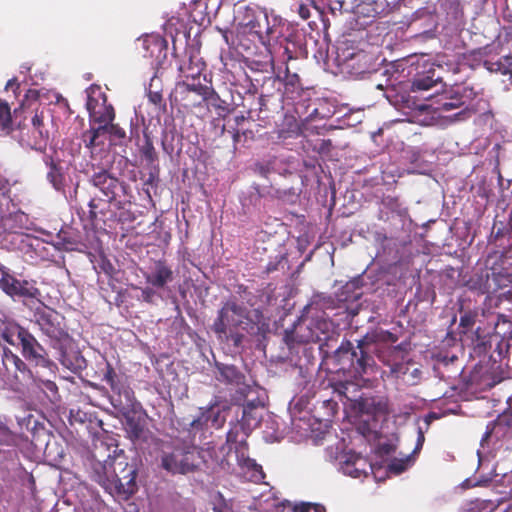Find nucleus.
I'll use <instances>...</instances> for the list:
<instances>
[{
	"instance_id": "f257e3e1",
	"label": "nucleus",
	"mask_w": 512,
	"mask_h": 512,
	"mask_svg": "<svg viewBox=\"0 0 512 512\" xmlns=\"http://www.w3.org/2000/svg\"><path fill=\"white\" fill-rule=\"evenodd\" d=\"M18 331V346L23 359L7 346H2L0 366V379L15 390L33 382L29 365L42 368L52 365L48 351L29 329L19 327Z\"/></svg>"
},
{
	"instance_id": "f03ea898",
	"label": "nucleus",
	"mask_w": 512,
	"mask_h": 512,
	"mask_svg": "<svg viewBox=\"0 0 512 512\" xmlns=\"http://www.w3.org/2000/svg\"><path fill=\"white\" fill-rule=\"evenodd\" d=\"M268 328L263 313L259 309L249 310L234 300L226 301L217 313L211 330L221 341L231 342L240 347L246 332L251 336L264 335Z\"/></svg>"
},
{
	"instance_id": "7ed1b4c3",
	"label": "nucleus",
	"mask_w": 512,
	"mask_h": 512,
	"mask_svg": "<svg viewBox=\"0 0 512 512\" xmlns=\"http://www.w3.org/2000/svg\"><path fill=\"white\" fill-rule=\"evenodd\" d=\"M64 320V316L46 306L37 308L34 312V322L49 338L50 346L57 352L58 361L65 368L76 372L86 367V360L76 349Z\"/></svg>"
},
{
	"instance_id": "20e7f679",
	"label": "nucleus",
	"mask_w": 512,
	"mask_h": 512,
	"mask_svg": "<svg viewBox=\"0 0 512 512\" xmlns=\"http://www.w3.org/2000/svg\"><path fill=\"white\" fill-rule=\"evenodd\" d=\"M236 20L241 36H247L253 43L264 47L269 45L273 27L269 24L266 10L251 6L240 7Z\"/></svg>"
},
{
	"instance_id": "39448f33",
	"label": "nucleus",
	"mask_w": 512,
	"mask_h": 512,
	"mask_svg": "<svg viewBox=\"0 0 512 512\" xmlns=\"http://www.w3.org/2000/svg\"><path fill=\"white\" fill-rule=\"evenodd\" d=\"M25 120L22 118L17 122L19 142L23 146L43 152L50 138L49 120L51 121V115L44 109L36 110L30 118V125L26 124Z\"/></svg>"
},
{
	"instance_id": "423d86ee",
	"label": "nucleus",
	"mask_w": 512,
	"mask_h": 512,
	"mask_svg": "<svg viewBox=\"0 0 512 512\" xmlns=\"http://www.w3.org/2000/svg\"><path fill=\"white\" fill-rule=\"evenodd\" d=\"M334 359L340 369L353 373L355 376L366 374L374 366V358L367 348L353 346L349 340L342 341L334 352Z\"/></svg>"
},
{
	"instance_id": "0eeeda50",
	"label": "nucleus",
	"mask_w": 512,
	"mask_h": 512,
	"mask_svg": "<svg viewBox=\"0 0 512 512\" xmlns=\"http://www.w3.org/2000/svg\"><path fill=\"white\" fill-rule=\"evenodd\" d=\"M198 452L184 444L165 445L161 454V467L172 474H187L197 467Z\"/></svg>"
},
{
	"instance_id": "6e6552de",
	"label": "nucleus",
	"mask_w": 512,
	"mask_h": 512,
	"mask_svg": "<svg viewBox=\"0 0 512 512\" xmlns=\"http://www.w3.org/2000/svg\"><path fill=\"white\" fill-rule=\"evenodd\" d=\"M90 182L106 197L107 201L117 209H124L132 202V192L127 183L112 176L108 171L94 173Z\"/></svg>"
},
{
	"instance_id": "1a4fd4ad",
	"label": "nucleus",
	"mask_w": 512,
	"mask_h": 512,
	"mask_svg": "<svg viewBox=\"0 0 512 512\" xmlns=\"http://www.w3.org/2000/svg\"><path fill=\"white\" fill-rule=\"evenodd\" d=\"M508 373L499 363L494 353L487 360H480L469 375L468 386L477 391H486L507 378Z\"/></svg>"
},
{
	"instance_id": "9d476101",
	"label": "nucleus",
	"mask_w": 512,
	"mask_h": 512,
	"mask_svg": "<svg viewBox=\"0 0 512 512\" xmlns=\"http://www.w3.org/2000/svg\"><path fill=\"white\" fill-rule=\"evenodd\" d=\"M394 7L395 4L387 0H354L351 27L355 30L365 29L376 19L389 15Z\"/></svg>"
},
{
	"instance_id": "9b49d317",
	"label": "nucleus",
	"mask_w": 512,
	"mask_h": 512,
	"mask_svg": "<svg viewBox=\"0 0 512 512\" xmlns=\"http://www.w3.org/2000/svg\"><path fill=\"white\" fill-rule=\"evenodd\" d=\"M108 464V461H105ZM109 465L112 468L111 485L115 494L127 500L137 491L136 476L137 470L133 465L128 464L123 457H116Z\"/></svg>"
},
{
	"instance_id": "f8f14e48",
	"label": "nucleus",
	"mask_w": 512,
	"mask_h": 512,
	"mask_svg": "<svg viewBox=\"0 0 512 512\" xmlns=\"http://www.w3.org/2000/svg\"><path fill=\"white\" fill-rule=\"evenodd\" d=\"M503 342H512V321L506 315L499 314L494 325V333L483 338L478 336L473 347V354L485 358L493 344L496 347Z\"/></svg>"
},
{
	"instance_id": "ddd939ff",
	"label": "nucleus",
	"mask_w": 512,
	"mask_h": 512,
	"mask_svg": "<svg viewBox=\"0 0 512 512\" xmlns=\"http://www.w3.org/2000/svg\"><path fill=\"white\" fill-rule=\"evenodd\" d=\"M487 267L490 270V280L494 287V292L502 289H512V264L508 261L505 254L494 252L487 258Z\"/></svg>"
},
{
	"instance_id": "4468645a",
	"label": "nucleus",
	"mask_w": 512,
	"mask_h": 512,
	"mask_svg": "<svg viewBox=\"0 0 512 512\" xmlns=\"http://www.w3.org/2000/svg\"><path fill=\"white\" fill-rule=\"evenodd\" d=\"M0 289L13 300L40 301L42 296L35 280L18 279L14 275L8 278H0Z\"/></svg>"
},
{
	"instance_id": "2eb2a0df",
	"label": "nucleus",
	"mask_w": 512,
	"mask_h": 512,
	"mask_svg": "<svg viewBox=\"0 0 512 512\" xmlns=\"http://www.w3.org/2000/svg\"><path fill=\"white\" fill-rule=\"evenodd\" d=\"M398 341V336L388 330H380L373 334H366L364 337L358 340V347L367 348L372 344L376 345L375 352L380 361L386 365H390L391 356L393 352H397L401 349V345L393 347H384L386 344H394Z\"/></svg>"
},
{
	"instance_id": "dca6fc26",
	"label": "nucleus",
	"mask_w": 512,
	"mask_h": 512,
	"mask_svg": "<svg viewBox=\"0 0 512 512\" xmlns=\"http://www.w3.org/2000/svg\"><path fill=\"white\" fill-rule=\"evenodd\" d=\"M340 56L345 67L353 75L359 76L370 72L375 66V56L365 49L341 48Z\"/></svg>"
},
{
	"instance_id": "f3484780",
	"label": "nucleus",
	"mask_w": 512,
	"mask_h": 512,
	"mask_svg": "<svg viewBox=\"0 0 512 512\" xmlns=\"http://www.w3.org/2000/svg\"><path fill=\"white\" fill-rule=\"evenodd\" d=\"M142 275L146 284L161 290H165L175 279L172 267L163 259L154 261L147 271L142 272Z\"/></svg>"
},
{
	"instance_id": "a211bd4d",
	"label": "nucleus",
	"mask_w": 512,
	"mask_h": 512,
	"mask_svg": "<svg viewBox=\"0 0 512 512\" xmlns=\"http://www.w3.org/2000/svg\"><path fill=\"white\" fill-rule=\"evenodd\" d=\"M143 57L151 59L152 65H162L167 57L168 42L158 34L146 35L141 39Z\"/></svg>"
},
{
	"instance_id": "6ab92c4d",
	"label": "nucleus",
	"mask_w": 512,
	"mask_h": 512,
	"mask_svg": "<svg viewBox=\"0 0 512 512\" xmlns=\"http://www.w3.org/2000/svg\"><path fill=\"white\" fill-rule=\"evenodd\" d=\"M99 98L88 95L86 108L89 113L90 122L98 124H108L115 118V111L111 104H107V98L104 94H100Z\"/></svg>"
},
{
	"instance_id": "aec40b11",
	"label": "nucleus",
	"mask_w": 512,
	"mask_h": 512,
	"mask_svg": "<svg viewBox=\"0 0 512 512\" xmlns=\"http://www.w3.org/2000/svg\"><path fill=\"white\" fill-rule=\"evenodd\" d=\"M312 329L313 324L310 323L309 318H301L294 325L292 330L285 332L284 340L290 349L293 348L295 344L317 342L319 336H317Z\"/></svg>"
},
{
	"instance_id": "412c9836",
	"label": "nucleus",
	"mask_w": 512,
	"mask_h": 512,
	"mask_svg": "<svg viewBox=\"0 0 512 512\" xmlns=\"http://www.w3.org/2000/svg\"><path fill=\"white\" fill-rule=\"evenodd\" d=\"M267 398L266 392L258 385L244 384L241 388L236 389L232 395V402L234 405H257L265 406Z\"/></svg>"
},
{
	"instance_id": "4be33fe9",
	"label": "nucleus",
	"mask_w": 512,
	"mask_h": 512,
	"mask_svg": "<svg viewBox=\"0 0 512 512\" xmlns=\"http://www.w3.org/2000/svg\"><path fill=\"white\" fill-rule=\"evenodd\" d=\"M205 68V62H203L197 51L194 49H186L184 52V58L178 66V71L182 77L187 79L198 78Z\"/></svg>"
},
{
	"instance_id": "5701e85b",
	"label": "nucleus",
	"mask_w": 512,
	"mask_h": 512,
	"mask_svg": "<svg viewBox=\"0 0 512 512\" xmlns=\"http://www.w3.org/2000/svg\"><path fill=\"white\" fill-rule=\"evenodd\" d=\"M125 431L134 445L141 446L154 440L153 434L144 423L135 417H128L125 423Z\"/></svg>"
},
{
	"instance_id": "b1692460",
	"label": "nucleus",
	"mask_w": 512,
	"mask_h": 512,
	"mask_svg": "<svg viewBox=\"0 0 512 512\" xmlns=\"http://www.w3.org/2000/svg\"><path fill=\"white\" fill-rule=\"evenodd\" d=\"M211 427L219 429L223 426L225 418L221 415V411L217 409V403L211 404L208 408L201 410L200 415L192 420L190 426L192 430H200L208 423Z\"/></svg>"
},
{
	"instance_id": "393cba45",
	"label": "nucleus",
	"mask_w": 512,
	"mask_h": 512,
	"mask_svg": "<svg viewBox=\"0 0 512 512\" xmlns=\"http://www.w3.org/2000/svg\"><path fill=\"white\" fill-rule=\"evenodd\" d=\"M264 407L265 406L242 405V417L238 421V425L246 436L260 425Z\"/></svg>"
},
{
	"instance_id": "a878e982",
	"label": "nucleus",
	"mask_w": 512,
	"mask_h": 512,
	"mask_svg": "<svg viewBox=\"0 0 512 512\" xmlns=\"http://www.w3.org/2000/svg\"><path fill=\"white\" fill-rule=\"evenodd\" d=\"M25 114V109H15L12 116L8 103L0 99V130L5 135L11 134L14 130V125L17 126V122L20 119H27Z\"/></svg>"
},
{
	"instance_id": "bb28decb",
	"label": "nucleus",
	"mask_w": 512,
	"mask_h": 512,
	"mask_svg": "<svg viewBox=\"0 0 512 512\" xmlns=\"http://www.w3.org/2000/svg\"><path fill=\"white\" fill-rule=\"evenodd\" d=\"M110 388L113 393L112 404L114 407L125 409L133 406L135 400L134 392L127 385L125 378L117 382L116 385H111Z\"/></svg>"
},
{
	"instance_id": "cd10ccee",
	"label": "nucleus",
	"mask_w": 512,
	"mask_h": 512,
	"mask_svg": "<svg viewBox=\"0 0 512 512\" xmlns=\"http://www.w3.org/2000/svg\"><path fill=\"white\" fill-rule=\"evenodd\" d=\"M217 380L227 385L241 388L245 384V375L234 365L216 363Z\"/></svg>"
},
{
	"instance_id": "c85d7f7f",
	"label": "nucleus",
	"mask_w": 512,
	"mask_h": 512,
	"mask_svg": "<svg viewBox=\"0 0 512 512\" xmlns=\"http://www.w3.org/2000/svg\"><path fill=\"white\" fill-rule=\"evenodd\" d=\"M257 193L261 198L278 199L283 202L293 204L297 201L300 195V190L294 187L280 189L270 186L257 189Z\"/></svg>"
},
{
	"instance_id": "c756f323",
	"label": "nucleus",
	"mask_w": 512,
	"mask_h": 512,
	"mask_svg": "<svg viewBox=\"0 0 512 512\" xmlns=\"http://www.w3.org/2000/svg\"><path fill=\"white\" fill-rule=\"evenodd\" d=\"M466 286L471 291H476L480 294L493 293V286L490 280V274L487 270H480L475 272L467 280Z\"/></svg>"
},
{
	"instance_id": "7c9ffc66",
	"label": "nucleus",
	"mask_w": 512,
	"mask_h": 512,
	"mask_svg": "<svg viewBox=\"0 0 512 512\" xmlns=\"http://www.w3.org/2000/svg\"><path fill=\"white\" fill-rule=\"evenodd\" d=\"M483 66L492 73L510 75V80L512 83V52L509 54H504L496 60L493 58L486 59L483 62Z\"/></svg>"
},
{
	"instance_id": "2f4dec72",
	"label": "nucleus",
	"mask_w": 512,
	"mask_h": 512,
	"mask_svg": "<svg viewBox=\"0 0 512 512\" xmlns=\"http://www.w3.org/2000/svg\"><path fill=\"white\" fill-rule=\"evenodd\" d=\"M366 467V460L359 455H350L341 465L343 473L353 478H360L363 475L366 476Z\"/></svg>"
},
{
	"instance_id": "473e14b6",
	"label": "nucleus",
	"mask_w": 512,
	"mask_h": 512,
	"mask_svg": "<svg viewBox=\"0 0 512 512\" xmlns=\"http://www.w3.org/2000/svg\"><path fill=\"white\" fill-rule=\"evenodd\" d=\"M45 163L49 167V171L47 172V180L49 183L55 190L64 191L65 176L60 164L55 162L51 157L46 158Z\"/></svg>"
},
{
	"instance_id": "72a5a7b5",
	"label": "nucleus",
	"mask_w": 512,
	"mask_h": 512,
	"mask_svg": "<svg viewBox=\"0 0 512 512\" xmlns=\"http://www.w3.org/2000/svg\"><path fill=\"white\" fill-rule=\"evenodd\" d=\"M505 372L508 373L507 378L512 376V341L509 343H500L492 351Z\"/></svg>"
},
{
	"instance_id": "f704fd0d",
	"label": "nucleus",
	"mask_w": 512,
	"mask_h": 512,
	"mask_svg": "<svg viewBox=\"0 0 512 512\" xmlns=\"http://www.w3.org/2000/svg\"><path fill=\"white\" fill-rule=\"evenodd\" d=\"M440 81V77H435V70L429 69L426 73L417 74L412 81L411 89L416 91H428Z\"/></svg>"
},
{
	"instance_id": "c9c22d12",
	"label": "nucleus",
	"mask_w": 512,
	"mask_h": 512,
	"mask_svg": "<svg viewBox=\"0 0 512 512\" xmlns=\"http://www.w3.org/2000/svg\"><path fill=\"white\" fill-rule=\"evenodd\" d=\"M108 134L107 125L99 124L98 127H91L83 133V140L87 148H94L104 143L103 136Z\"/></svg>"
},
{
	"instance_id": "e433bc0d",
	"label": "nucleus",
	"mask_w": 512,
	"mask_h": 512,
	"mask_svg": "<svg viewBox=\"0 0 512 512\" xmlns=\"http://www.w3.org/2000/svg\"><path fill=\"white\" fill-rule=\"evenodd\" d=\"M309 321L313 324L312 331L319 336L317 342L327 341L329 339L328 333L332 323L324 317H311Z\"/></svg>"
},
{
	"instance_id": "4c0bfd02",
	"label": "nucleus",
	"mask_w": 512,
	"mask_h": 512,
	"mask_svg": "<svg viewBox=\"0 0 512 512\" xmlns=\"http://www.w3.org/2000/svg\"><path fill=\"white\" fill-rule=\"evenodd\" d=\"M446 95H449L450 102H461V106H463L466 104V100L470 99L472 95H474V92L473 88H469L467 86H456L449 92H446Z\"/></svg>"
},
{
	"instance_id": "58836bf2",
	"label": "nucleus",
	"mask_w": 512,
	"mask_h": 512,
	"mask_svg": "<svg viewBox=\"0 0 512 512\" xmlns=\"http://www.w3.org/2000/svg\"><path fill=\"white\" fill-rule=\"evenodd\" d=\"M11 199V186L7 179L0 178V213L8 211Z\"/></svg>"
},
{
	"instance_id": "ea45409f",
	"label": "nucleus",
	"mask_w": 512,
	"mask_h": 512,
	"mask_svg": "<svg viewBox=\"0 0 512 512\" xmlns=\"http://www.w3.org/2000/svg\"><path fill=\"white\" fill-rule=\"evenodd\" d=\"M144 144L140 148L141 156L147 161L148 164H153L158 160L157 152L154 148L151 138L144 134Z\"/></svg>"
},
{
	"instance_id": "a19ab883",
	"label": "nucleus",
	"mask_w": 512,
	"mask_h": 512,
	"mask_svg": "<svg viewBox=\"0 0 512 512\" xmlns=\"http://www.w3.org/2000/svg\"><path fill=\"white\" fill-rule=\"evenodd\" d=\"M498 183L501 193V199L503 201H506L508 198L512 197V177L505 178L503 173L499 170Z\"/></svg>"
},
{
	"instance_id": "79ce46f5",
	"label": "nucleus",
	"mask_w": 512,
	"mask_h": 512,
	"mask_svg": "<svg viewBox=\"0 0 512 512\" xmlns=\"http://www.w3.org/2000/svg\"><path fill=\"white\" fill-rule=\"evenodd\" d=\"M131 287L133 289H140L141 290V300L143 302H145V303L154 304L155 303V298L156 297H160V295L158 294V291H161V289L153 287L151 285L147 284V286H145L143 288H140V287L135 286V285H131Z\"/></svg>"
},
{
	"instance_id": "37998d69",
	"label": "nucleus",
	"mask_w": 512,
	"mask_h": 512,
	"mask_svg": "<svg viewBox=\"0 0 512 512\" xmlns=\"http://www.w3.org/2000/svg\"><path fill=\"white\" fill-rule=\"evenodd\" d=\"M246 467L249 472H251L250 475V481L254 483H261L265 478V473L262 469V466L257 464L254 460H248L246 462Z\"/></svg>"
},
{
	"instance_id": "c03bdc74",
	"label": "nucleus",
	"mask_w": 512,
	"mask_h": 512,
	"mask_svg": "<svg viewBox=\"0 0 512 512\" xmlns=\"http://www.w3.org/2000/svg\"><path fill=\"white\" fill-rule=\"evenodd\" d=\"M476 316V313L471 311H467L461 315L459 322L460 333L466 334L472 329L476 321Z\"/></svg>"
},
{
	"instance_id": "a18cd8bd",
	"label": "nucleus",
	"mask_w": 512,
	"mask_h": 512,
	"mask_svg": "<svg viewBox=\"0 0 512 512\" xmlns=\"http://www.w3.org/2000/svg\"><path fill=\"white\" fill-rule=\"evenodd\" d=\"M284 84L287 91L292 92L300 87V78L296 73H290L288 65L285 67Z\"/></svg>"
},
{
	"instance_id": "49530a36",
	"label": "nucleus",
	"mask_w": 512,
	"mask_h": 512,
	"mask_svg": "<svg viewBox=\"0 0 512 512\" xmlns=\"http://www.w3.org/2000/svg\"><path fill=\"white\" fill-rule=\"evenodd\" d=\"M57 239L59 240V244H61L66 250L75 249V246L78 243V241L73 236L63 230L57 234Z\"/></svg>"
},
{
	"instance_id": "de8ad7c7",
	"label": "nucleus",
	"mask_w": 512,
	"mask_h": 512,
	"mask_svg": "<svg viewBox=\"0 0 512 512\" xmlns=\"http://www.w3.org/2000/svg\"><path fill=\"white\" fill-rule=\"evenodd\" d=\"M495 505L491 501H476L471 504L467 512H493Z\"/></svg>"
},
{
	"instance_id": "09e8293b",
	"label": "nucleus",
	"mask_w": 512,
	"mask_h": 512,
	"mask_svg": "<svg viewBox=\"0 0 512 512\" xmlns=\"http://www.w3.org/2000/svg\"><path fill=\"white\" fill-rule=\"evenodd\" d=\"M98 267L100 271L106 274L108 277H114L117 273L115 266L105 256H101L98 260Z\"/></svg>"
},
{
	"instance_id": "8fccbe9b",
	"label": "nucleus",
	"mask_w": 512,
	"mask_h": 512,
	"mask_svg": "<svg viewBox=\"0 0 512 512\" xmlns=\"http://www.w3.org/2000/svg\"><path fill=\"white\" fill-rule=\"evenodd\" d=\"M408 464H409V458H406V459L395 458V459L391 460L390 463L388 464V470L395 474H400L407 469Z\"/></svg>"
},
{
	"instance_id": "3c124183",
	"label": "nucleus",
	"mask_w": 512,
	"mask_h": 512,
	"mask_svg": "<svg viewBox=\"0 0 512 512\" xmlns=\"http://www.w3.org/2000/svg\"><path fill=\"white\" fill-rule=\"evenodd\" d=\"M125 378L122 375L116 373L115 369L108 363L106 366V371L104 373V381L109 385H116L117 382L121 381Z\"/></svg>"
},
{
	"instance_id": "603ef678",
	"label": "nucleus",
	"mask_w": 512,
	"mask_h": 512,
	"mask_svg": "<svg viewBox=\"0 0 512 512\" xmlns=\"http://www.w3.org/2000/svg\"><path fill=\"white\" fill-rule=\"evenodd\" d=\"M107 132L112 137L117 139H124L126 136L125 130L121 128L118 124H113L112 122L107 124Z\"/></svg>"
},
{
	"instance_id": "864d4df0",
	"label": "nucleus",
	"mask_w": 512,
	"mask_h": 512,
	"mask_svg": "<svg viewBox=\"0 0 512 512\" xmlns=\"http://www.w3.org/2000/svg\"><path fill=\"white\" fill-rule=\"evenodd\" d=\"M148 99L154 105L162 107L163 109H165L166 103L163 100V96H162L161 92L150 90L149 93H148Z\"/></svg>"
},
{
	"instance_id": "5fc2aeb1",
	"label": "nucleus",
	"mask_w": 512,
	"mask_h": 512,
	"mask_svg": "<svg viewBox=\"0 0 512 512\" xmlns=\"http://www.w3.org/2000/svg\"><path fill=\"white\" fill-rule=\"evenodd\" d=\"M181 87H183L185 89V92H187V93L194 92L199 96H202L203 93H205V91H206V85H201V84L196 85V84H189V83L183 82L181 84Z\"/></svg>"
},
{
	"instance_id": "6e6d98bb",
	"label": "nucleus",
	"mask_w": 512,
	"mask_h": 512,
	"mask_svg": "<svg viewBox=\"0 0 512 512\" xmlns=\"http://www.w3.org/2000/svg\"><path fill=\"white\" fill-rule=\"evenodd\" d=\"M501 481L504 487V490L501 492L512 497V471L504 474Z\"/></svg>"
},
{
	"instance_id": "4d7b16f0",
	"label": "nucleus",
	"mask_w": 512,
	"mask_h": 512,
	"mask_svg": "<svg viewBox=\"0 0 512 512\" xmlns=\"http://www.w3.org/2000/svg\"><path fill=\"white\" fill-rule=\"evenodd\" d=\"M229 132L232 134L234 149H236V145L240 142L242 135L245 137L248 134L252 135V131H250V130H245V131L240 132V130L235 127H233L232 131H229Z\"/></svg>"
},
{
	"instance_id": "13d9d810",
	"label": "nucleus",
	"mask_w": 512,
	"mask_h": 512,
	"mask_svg": "<svg viewBox=\"0 0 512 512\" xmlns=\"http://www.w3.org/2000/svg\"><path fill=\"white\" fill-rule=\"evenodd\" d=\"M203 101H211L214 102L220 99L218 93L211 87L206 86V91L201 96Z\"/></svg>"
},
{
	"instance_id": "bf43d9fd",
	"label": "nucleus",
	"mask_w": 512,
	"mask_h": 512,
	"mask_svg": "<svg viewBox=\"0 0 512 512\" xmlns=\"http://www.w3.org/2000/svg\"><path fill=\"white\" fill-rule=\"evenodd\" d=\"M461 107V102L452 103L450 102L449 95L446 96V101L441 103V109L444 111H450Z\"/></svg>"
},
{
	"instance_id": "052dcab7",
	"label": "nucleus",
	"mask_w": 512,
	"mask_h": 512,
	"mask_svg": "<svg viewBox=\"0 0 512 512\" xmlns=\"http://www.w3.org/2000/svg\"><path fill=\"white\" fill-rule=\"evenodd\" d=\"M281 58L283 64L286 66L288 65V61L294 58L293 52L287 46H284L282 47Z\"/></svg>"
},
{
	"instance_id": "680f3d73",
	"label": "nucleus",
	"mask_w": 512,
	"mask_h": 512,
	"mask_svg": "<svg viewBox=\"0 0 512 512\" xmlns=\"http://www.w3.org/2000/svg\"><path fill=\"white\" fill-rule=\"evenodd\" d=\"M298 14L303 20H307L310 17V9L305 4H299L298 6Z\"/></svg>"
},
{
	"instance_id": "e2e57ef3",
	"label": "nucleus",
	"mask_w": 512,
	"mask_h": 512,
	"mask_svg": "<svg viewBox=\"0 0 512 512\" xmlns=\"http://www.w3.org/2000/svg\"><path fill=\"white\" fill-rule=\"evenodd\" d=\"M255 171L261 175L262 177H267L269 172H270V169L267 165H264V164H261V163H257L255 165Z\"/></svg>"
},
{
	"instance_id": "0e129e2a",
	"label": "nucleus",
	"mask_w": 512,
	"mask_h": 512,
	"mask_svg": "<svg viewBox=\"0 0 512 512\" xmlns=\"http://www.w3.org/2000/svg\"><path fill=\"white\" fill-rule=\"evenodd\" d=\"M89 218L90 220L94 221L97 219V212H96V208H97V205L95 203V200L94 199H91L90 202H89Z\"/></svg>"
},
{
	"instance_id": "69168bd1",
	"label": "nucleus",
	"mask_w": 512,
	"mask_h": 512,
	"mask_svg": "<svg viewBox=\"0 0 512 512\" xmlns=\"http://www.w3.org/2000/svg\"><path fill=\"white\" fill-rule=\"evenodd\" d=\"M375 411L377 413L386 414L388 412L387 403L383 401H378L375 405Z\"/></svg>"
},
{
	"instance_id": "338daca9",
	"label": "nucleus",
	"mask_w": 512,
	"mask_h": 512,
	"mask_svg": "<svg viewBox=\"0 0 512 512\" xmlns=\"http://www.w3.org/2000/svg\"><path fill=\"white\" fill-rule=\"evenodd\" d=\"M310 504L295 505L292 512H310Z\"/></svg>"
},
{
	"instance_id": "774afa93",
	"label": "nucleus",
	"mask_w": 512,
	"mask_h": 512,
	"mask_svg": "<svg viewBox=\"0 0 512 512\" xmlns=\"http://www.w3.org/2000/svg\"><path fill=\"white\" fill-rule=\"evenodd\" d=\"M471 114H472L471 110L463 109L459 113H457L455 116L459 120H464V119H467L468 117H470Z\"/></svg>"
}]
</instances>
